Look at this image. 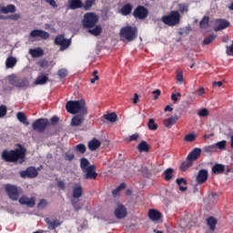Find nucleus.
<instances>
[{
  "mask_svg": "<svg viewBox=\"0 0 233 233\" xmlns=\"http://www.w3.org/2000/svg\"><path fill=\"white\" fill-rule=\"evenodd\" d=\"M99 21V16L94 13H86L84 15L83 19V26L84 28H87L88 33L91 34V35H99L101 34L103 28H101V25H97V22Z\"/></svg>",
  "mask_w": 233,
  "mask_h": 233,
  "instance_id": "f257e3e1",
  "label": "nucleus"
},
{
  "mask_svg": "<svg viewBox=\"0 0 233 233\" xmlns=\"http://www.w3.org/2000/svg\"><path fill=\"white\" fill-rule=\"evenodd\" d=\"M26 154V150L23 147L16 148L15 150H4L2 152V158L4 161H7V163H15V161H19V163H23L25 161V156Z\"/></svg>",
  "mask_w": 233,
  "mask_h": 233,
  "instance_id": "f03ea898",
  "label": "nucleus"
},
{
  "mask_svg": "<svg viewBox=\"0 0 233 233\" xmlns=\"http://www.w3.org/2000/svg\"><path fill=\"white\" fill-rule=\"evenodd\" d=\"M66 110L69 114H83V116H87L88 108L86 107V102L85 100H70L66 104Z\"/></svg>",
  "mask_w": 233,
  "mask_h": 233,
  "instance_id": "7ed1b4c3",
  "label": "nucleus"
},
{
  "mask_svg": "<svg viewBox=\"0 0 233 233\" xmlns=\"http://www.w3.org/2000/svg\"><path fill=\"white\" fill-rule=\"evenodd\" d=\"M181 21V15L177 11H171L167 15L162 17V23L167 26H176Z\"/></svg>",
  "mask_w": 233,
  "mask_h": 233,
  "instance_id": "20e7f679",
  "label": "nucleus"
},
{
  "mask_svg": "<svg viewBox=\"0 0 233 233\" xmlns=\"http://www.w3.org/2000/svg\"><path fill=\"white\" fill-rule=\"evenodd\" d=\"M121 39H126V41H134L137 37V28L127 25L120 29Z\"/></svg>",
  "mask_w": 233,
  "mask_h": 233,
  "instance_id": "39448f33",
  "label": "nucleus"
},
{
  "mask_svg": "<svg viewBox=\"0 0 233 233\" xmlns=\"http://www.w3.org/2000/svg\"><path fill=\"white\" fill-rule=\"evenodd\" d=\"M83 196V187L79 184H76L73 187V198L71 199V205L74 207L75 210H81V207L77 204L79 198Z\"/></svg>",
  "mask_w": 233,
  "mask_h": 233,
  "instance_id": "423d86ee",
  "label": "nucleus"
},
{
  "mask_svg": "<svg viewBox=\"0 0 233 233\" xmlns=\"http://www.w3.org/2000/svg\"><path fill=\"white\" fill-rule=\"evenodd\" d=\"M5 192L10 199H12L13 201H17V199H19V196L23 194V189L15 186L6 185Z\"/></svg>",
  "mask_w": 233,
  "mask_h": 233,
  "instance_id": "0eeeda50",
  "label": "nucleus"
},
{
  "mask_svg": "<svg viewBox=\"0 0 233 233\" xmlns=\"http://www.w3.org/2000/svg\"><path fill=\"white\" fill-rule=\"evenodd\" d=\"M48 125H49L48 119L39 118L33 123L32 127H33V130H36L37 132H45Z\"/></svg>",
  "mask_w": 233,
  "mask_h": 233,
  "instance_id": "6e6552de",
  "label": "nucleus"
},
{
  "mask_svg": "<svg viewBox=\"0 0 233 233\" xmlns=\"http://www.w3.org/2000/svg\"><path fill=\"white\" fill-rule=\"evenodd\" d=\"M71 43H72L71 40L66 39L65 35H57L55 38V44H56L58 46H60L61 51L66 50V48H68V46H70Z\"/></svg>",
  "mask_w": 233,
  "mask_h": 233,
  "instance_id": "1a4fd4ad",
  "label": "nucleus"
},
{
  "mask_svg": "<svg viewBox=\"0 0 233 233\" xmlns=\"http://www.w3.org/2000/svg\"><path fill=\"white\" fill-rule=\"evenodd\" d=\"M133 15L134 17H136V19H147V17L148 16V9H147V7L145 6L139 5L133 12Z\"/></svg>",
  "mask_w": 233,
  "mask_h": 233,
  "instance_id": "9d476101",
  "label": "nucleus"
},
{
  "mask_svg": "<svg viewBox=\"0 0 233 233\" xmlns=\"http://www.w3.org/2000/svg\"><path fill=\"white\" fill-rule=\"evenodd\" d=\"M20 205H25L26 207H29V208H32L35 207V198H28L26 196H22L19 198Z\"/></svg>",
  "mask_w": 233,
  "mask_h": 233,
  "instance_id": "9b49d317",
  "label": "nucleus"
},
{
  "mask_svg": "<svg viewBox=\"0 0 233 233\" xmlns=\"http://www.w3.org/2000/svg\"><path fill=\"white\" fill-rule=\"evenodd\" d=\"M208 179V170L200 169L197 175L196 181L198 185H203Z\"/></svg>",
  "mask_w": 233,
  "mask_h": 233,
  "instance_id": "f8f14e48",
  "label": "nucleus"
},
{
  "mask_svg": "<svg viewBox=\"0 0 233 233\" xmlns=\"http://www.w3.org/2000/svg\"><path fill=\"white\" fill-rule=\"evenodd\" d=\"M82 172L86 174V179H96V177H97V173H96V166L94 165L87 167V168Z\"/></svg>",
  "mask_w": 233,
  "mask_h": 233,
  "instance_id": "ddd939ff",
  "label": "nucleus"
},
{
  "mask_svg": "<svg viewBox=\"0 0 233 233\" xmlns=\"http://www.w3.org/2000/svg\"><path fill=\"white\" fill-rule=\"evenodd\" d=\"M37 174H38L37 169H35V167H30L27 168V170H24L20 172L21 177L34 178V177H37Z\"/></svg>",
  "mask_w": 233,
  "mask_h": 233,
  "instance_id": "4468645a",
  "label": "nucleus"
},
{
  "mask_svg": "<svg viewBox=\"0 0 233 233\" xmlns=\"http://www.w3.org/2000/svg\"><path fill=\"white\" fill-rule=\"evenodd\" d=\"M86 115L78 114L71 119V127H81L85 123V116Z\"/></svg>",
  "mask_w": 233,
  "mask_h": 233,
  "instance_id": "2eb2a0df",
  "label": "nucleus"
},
{
  "mask_svg": "<svg viewBox=\"0 0 233 233\" xmlns=\"http://www.w3.org/2000/svg\"><path fill=\"white\" fill-rule=\"evenodd\" d=\"M230 26V23L225 19H218L216 21L215 32H219L221 30H225V28H228Z\"/></svg>",
  "mask_w": 233,
  "mask_h": 233,
  "instance_id": "dca6fc26",
  "label": "nucleus"
},
{
  "mask_svg": "<svg viewBox=\"0 0 233 233\" xmlns=\"http://www.w3.org/2000/svg\"><path fill=\"white\" fill-rule=\"evenodd\" d=\"M30 35L31 37H40L41 39H48V37H50V34H48V32L39 29L31 31Z\"/></svg>",
  "mask_w": 233,
  "mask_h": 233,
  "instance_id": "f3484780",
  "label": "nucleus"
},
{
  "mask_svg": "<svg viewBox=\"0 0 233 233\" xmlns=\"http://www.w3.org/2000/svg\"><path fill=\"white\" fill-rule=\"evenodd\" d=\"M115 216L117 219H123L127 218V208L123 205H118L117 208L115 210Z\"/></svg>",
  "mask_w": 233,
  "mask_h": 233,
  "instance_id": "a211bd4d",
  "label": "nucleus"
},
{
  "mask_svg": "<svg viewBox=\"0 0 233 233\" xmlns=\"http://www.w3.org/2000/svg\"><path fill=\"white\" fill-rule=\"evenodd\" d=\"M201 156V148L196 147L194 148L187 156V161H196L198 157Z\"/></svg>",
  "mask_w": 233,
  "mask_h": 233,
  "instance_id": "6ab92c4d",
  "label": "nucleus"
},
{
  "mask_svg": "<svg viewBox=\"0 0 233 233\" xmlns=\"http://www.w3.org/2000/svg\"><path fill=\"white\" fill-rule=\"evenodd\" d=\"M178 119L179 117L177 116L167 118L164 120V127H166V128H172V127L177 123Z\"/></svg>",
  "mask_w": 233,
  "mask_h": 233,
  "instance_id": "aec40b11",
  "label": "nucleus"
},
{
  "mask_svg": "<svg viewBox=\"0 0 233 233\" xmlns=\"http://www.w3.org/2000/svg\"><path fill=\"white\" fill-rule=\"evenodd\" d=\"M148 217L151 219V221L157 222L161 219V212L156 209H150L148 212Z\"/></svg>",
  "mask_w": 233,
  "mask_h": 233,
  "instance_id": "412c9836",
  "label": "nucleus"
},
{
  "mask_svg": "<svg viewBox=\"0 0 233 233\" xmlns=\"http://www.w3.org/2000/svg\"><path fill=\"white\" fill-rule=\"evenodd\" d=\"M46 223L49 230H56V228H57V227L61 225V222H59V220L57 219L50 220V218H46Z\"/></svg>",
  "mask_w": 233,
  "mask_h": 233,
  "instance_id": "4be33fe9",
  "label": "nucleus"
},
{
  "mask_svg": "<svg viewBox=\"0 0 233 233\" xmlns=\"http://www.w3.org/2000/svg\"><path fill=\"white\" fill-rule=\"evenodd\" d=\"M87 147L89 150H91L92 152H95V150H97L101 147V141L94 138L88 142Z\"/></svg>",
  "mask_w": 233,
  "mask_h": 233,
  "instance_id": "5701e85b",
  "label": "nucleus"
},
{
  "mask_svg": "<svg viewBox=\"0 0 233 233\" xmlns=\"http://www.w3.org/2000/svg\"><path fill=\"white\" fill-rule=\"evenodd\" d=\"M17 65V58L14 56H8L5 60L6 68H14Z\"/></svg>",
  "mask_w": 233,
  "mask_h": 233,
  "instance_id": "b1692460",
  "label": "nucleus"
},
{
  "mask_svg": "<svg viewBox=\"0 0 233 233\" xmlns=\"http://www.w3.org/2000/svg\"><path fill=\"white\" fill-rule=\"evenodd\" d=\"M69 5L71 10L83 8V2L81 0H69Z\"/></svg>",
  "mask_w": 233,
  "mask_h": 233,
  "instance_id": "393cba45",
  "label": "nucleus"
},
{
  "mask_svg": "<svg viewBox=\"0 0 233 233\" xmlns=\"http://www.w3.org/2000/svg\"><path fill=\"white\" fill-rule=\"evenodd\" d=\"M0 12L2 14H14L15 12V5H8L7 6H2Z\"/></svg>",
  "mask_w": 233,
  "mask_h": 233,
  "instance_id": "a878e982",
  "label": "nucleus"
},
{
  "mask_svg": "<svg viewBox=\"0 0 233 233\" xmlns=\"http://www.w3.org/2000/svg\"><path fill=\"white\" fill-rule=\"evenodd\" d=\"M48 83V76L40 75L36 77L35 85H46Z\"/></svg>",
  "mask_w": 233,
  "mask_h": 233,
  "instance_id": "bb28decb",
  "label": "nucleus"
},
{
  "mask_svg": "<svg viewBox=\"0 0 233 233\" xmlns=\"http://www.w3.org/2000/svg\"><path fill=\"white\" fill-rule=\"evenodd\" d=\"M30 86V82H28L27 78L19 79L16 83V88H28Z\"/></svg>",
  "mask_w": 233,
  "mask_h": 233,
  "instance_id": "cd10ccee",
  "label": "nucleus"
},
{
  "mask_svg": "<svg viewBox=\"0 0 233 233\" xmlns=\"http://www.w3.org/2000/svg\"><path fill=\"white\" fill-rule=\"evenodd\" d=\"M6 81H8L9 85H12V86H17V82L19 81V78L14 74L9 75L5 77Z\"/></svg>",
  "mask_w": 233,
  "mask_h": 233,
  "instance_id": "c85d7f7f",
  "label": "nucleus"
},
{
  "mask_svg": "<svg viewBox=\"0 0 233 233\" xmlns=\"http://www.w3.org/2000/svg\"><path fill=\"white\" fill-rule=\"evenodd\" d=\"M16 117L20 123H23V125H25L26 127L27 125H30V123L28 122V118H26V116H25V113L18 112L16 114Z\"/></svg>",
  "mask_w": 233,
  "mask_h": 233,
  "instance_id": "c756f323",
  "label": "nucleus"
},
{
  "mask_svg": "<svg viewBox=\"0 0 233 233\" xmlns=\"http://www.w3.org/2000/svg\"><path fill=\"white\" fill-rule=\"evenodd\" d=\"M29 54L32 56V57H41L43 56L44 51L42 48H35V49H30Z\"/></svg>",
  "mask_w": 233,
  "mask_h": 233,
  "instance_id": "7c9ffc66",
  "label": "nucleus"
},
{
  "mask_svg": "<svg viewBox=\"0 0 233 233\" xmlns=\"http://www.w3.org/2000/svg\"><path fill=\"white\" fill-rule=\"evenodd\" d=\"M120 14H122V15H129V14H132V5L126 4L120 10Z\"/></svg>",
  "mask_w": 233,
  "mask_h": 233,
  "instance_id": "2f4dec72",
  "label": "nucleus"
},
{
  "mask_svg": "<svg viewBox=\"0 0 233 233\" xmlns=\"http://www.w3.org/2000/svg\"><path fill=\"white\" fill-rule=\"evenodd\" d=\"M217 224L218 220H216L214 217H209L207 218V225L209 227L210 230H216Z\"/></svg>",
  "mask_w": 233,
  "mask_h": 233,
  "instance_id": "473e14b6",
  "label": "nucleus"
},
{
  "mask_svg": "<svg viewBox=\"0 0 233 233\" xmlns=\"http://www.w3.org/2000/svg\"><path fill=\"white\" fill-rule=\"evenodd\" d=\"M177 185H178L181 192H185V190H187V180L185 178H177Z\"/></svg>",
  "mask_w": 233,
  "mask_h": 233,
  "instance_id": "72a5a7b5",
  "label": "nucleus"
},
{
  "mask_svg": "<svg viewBox=\"0 0 233 233\" xmlns=\"http://www.w3.org/2000/svg\"><path fill=\"white\" fill-rule=\"evenodd\" d=\"M104 117L106 121H109V123H116V121H117V114L116 113H108L105 115Z\"/></svg>",
  "mask_w": 233,
  "mask_h": 233,
  "instance_id": "f704fd0d",
  "label": "nucleus"
},
{
  "mask_svg": "<svg viewBox=\"0 0 233 233\" xmlns=\"http://www.w3.org/2000/svg\"><path fill=\"white\" fill-rule=\"evenodd\" d=\"M225 171V166L221 164H217L212 167L213 174H221Z\"/></svg>",
  "mask_w": 233,
  "mask_h": 233,
  "instance_id": "c9c22d12",
  "label": "nucleus"
},
{
  "mask_svg": "<svg viewBox=\"0 0 233 233\" xmlns=\"http://www.w3.org/2000/svg\"><path fill=\"white\" fill-rule=\"evenodd\" d=\"M137 150L139 152H148V144H147V141H141L137 146Z\"/></svg>",
  "mask_w": 233,
  "mask_h": 233,
  "instance_id": "e433bc0d",
  "label": "nucleus"
},
{
  "mask_svg": "<svg viewBox=\"0 0 233 233\" xmlns=\"http://www.w3.org/2000/svg\"><path fill=\"white\" fill-rule=\"evenodd\" d=\"M177 10L179 14H187L188 12V5L187 4H178Z\"/></svg>",
  "mask_w": 233,
  "mask_h": 233,
  "instance_id": "4c0bfd02",
  "label": "nucleus"
},
{
  "mask_svg": "<svg viewBox=\"0 0 233 233\" xmlns=\"http://www.w3.org/2000/svg\"><path fill=\"white\" fill-rule=\"evenodd\" d=\"M96 5V0H86L83 5L84 10H90Z\"/></svg>",
  "mask_w": 233,
  "mask_h": 233,
  "instance_id": "58836bf2",
  "label": "nucleus"
},
{
  "mask_svg": "<svg viewBox=\"0 0 233 233\" xmlns=\"http://www.w3.org/2000/svg\"><path fill=\"white\" fill-rule=\"evenodd\" d=\"M88 165H90V161H88V159L86 158L80 159V168L82 169V171L86 170V168L90 167Z\"/></svg>",
  "mask_w": 233,
  "mask_h": 233,
  "instance_id": "ea45409f",
  "label": "nucleus"
},
{
  "mask_svg": "<svg viewBox=\"0 0 233 233\" xmlns=\"http://www.w3.org/2000/svg\"><path fill=\"white\" fill-rule=\"evenodd\" d=\"M165 174V179L166 181H170L172 179L173 174H174V169L172 168H167L164 172Z\"/></svg>",
  "mask_w": 233,
  "mask_h": 233,
  "instance_id": "a19ab883",
  "label": "nucleus"
},
{
  "mask_svg": "<svg viewBox=\"0 0 233 233\" xmlns=\"http://www.w3.org/2000/svg\"><path fill=\"white\" fill-rule=\"evenodd\" d=\"M215 145V148L218 151V148H219V150H225V148L227 147V141L226 140H222L220 142H218Z\"/></svg>",
  "mask_w": 233,
  "mask_h": 233,
  "instance_id": "79ce46f5",
  "label": "nucleus"
},
{
  "mask_svg": "<svg viewBox=\"0 0 233 233\" xmlns=\"http://www.w3.org/2000/svg\"><path fill=\"white\" fill-rule=\"evenodd\" d=\"M208 21H209L208 16H204V17L202 18V20L200 21V24H199L200 28H203V29L208 28V26H209Z\"/></svg>",
  "mask_w": 233,
  "mask_h": 233,
  "instance_id": "37998d69",
  "label": "nucleus"
},
{
  "mask_svg": "<svg viewBox=\"0 0 233 233\" xmlns=\"http://www.w3.org/2000/svg\"><path fill=\"white\" fill-rule=\"evenodd\" d=\"M190 167H192V161L187 160V162H184L181 164L180 170L185 172L186 170H188V168H190Z\"/></svg>",
  "mask_w": 233,
  "mask_h": 233,
  "instance_id": "c03bdc74",
  "label": "nucleus"
},
{
  "mask_svg": "<svg viewBox=\"0 0 233 233\" xmlns=\"http://www.w3.org/2000/svg\"><path fill=\"white\" fill-rule=\"evenodd\" d=\"M204 152H207L208 154H214V152H218V150L216 149L215 144H213L204 147Z\"/></svg>",
  "mask_w": 233,
  "mask_h": 233,
  "instance_id": "a18cd8bd",
  "label": "nucleus"
},
{
  "mask_svg": "<svg viewBox=\"0 0 233 233\" xmlns=\"http://www.w3.org/2000/svg\"><path fill=\"white\" fill-rule=\"evenodd\" d=\"M147 127H148L149 130H157V125L154 121V118L149 119V121L147 123Z\"/></svg>",
  "mask_w": 233,
  "mask_h": 233,
  "instance_id": "49530a36",
  "label": "nucleus"
},
{
  "mask_svg": "<svg viewBox=\"0 0 233 233\" xmlns=\"http://www.w3.org/2000/svg\"><path fill=\"white\" fill-rule=\"evenodd\" d=\"M76 150L80 154H85L86 152V146H85L84 144H78L76 147Z\"/></svg>",
  "mask_w": 233,
  "mask_h": 233,
  "instance_id": "de8ad7c7",
  "label": "nucleus"
},
{
  "mask_svg": "<svg viewBox=\"0 0 233 233\" xmlns=\"http://www.w3.org/2000/svg\"><path fill=\"white\" fill-rule=\"evenodd\" d=\"M125 187H127L125 183L120 184L115 190H113L112 192L113 196H117L119 192H121V190L125 188Z\"/></svg>",
  "mask_w": 233,
  "mask_h": 233,
  "instance_id": "09e8293b",
  "label": "nucleus"
},
{
  "mask_svg": "<svg viewBox=\"0 0 233 233\" xmlns=\"http://www.w3.org/2000/svg\"><path fill=\"white\" fill-rule=\"evenodd\" d=\"M216 39V35H211L204 39L203 45H210Z\"/></svg>",
  "mask_w": 233,
  "mask_h": 233,
  "instance_id": "8fccbe9b",
  "label": "nucleus"
},
{
  "mask_svg": "<svg viewBox=\"0 0 233 233\" xmlns=\"http://www.w3.org/2000/svg\"><path fill=\"white\" fill-rule=\"evenodd\" d=\"M57 74H58V76L61 79H63V78L66 77V76H68V70L62 68V69L58 70Z\"/></svg>",
  "mask_w": 233,
  "mask_h": 233,
  "instance_id": "3c124183",
  "label": "nucleus"
},
{
  "mask_svg": "<svg viewBox=\"0 0 233 233\" xmlns=\"http://www.w3.org/2000/svg\"><path fill=\"white\" fill-rule=\"evenodd\" d=\"M180 227L181 228H190V227H192V224H188V221H187V219L182 218L180 220Z\"/></svg>",
  "mask_w": 233,
  "mask_h": 233,
  "instance_id": "603ef678",
  "label": "nucleus"
},
{
  "mask_svg": "<svg viewBox=\"0 0 233 233\" xmlns=\"http://www.w3.org/2000/svg\"><path fill=\"white\" fill-rule=\"evenodd\" d=\"M185 141H187V143H192L193 141H196V135H194V134H187L185 137Z\"/></svg>",
  "mask_w": 233,
  "mask_h": 233,
  "instance_id": "864d4df0",
  "label": "nucleus"
},
{
  "mask_svg": "<svg viewBox=\"0 0 233 233\" xmlns=\"http://www.w3.org/2000/svg\"><path fill=\"white\" fill-rule=\"evenodd\" d=\"M199 117H207L208 116V109L203 108L200 111H198Z\"/></svg>",
  "mask_w": 233,
  "mask_h": 233,
  "instance_id": "5fc2aeb1",
  "label": "nucleus"
},
{
  "mask_svg": "<svg viewBox=\"0 0 233 233\" xmlns=\"http://www.w3.org/2000/svg\"><path fill=\"white\" fill-rule=\"evenodd\" d=\"M46 207H48V202L46 199H41L38 203V208H46Z\"/></svg>",
  "mask_w": 233,
  "mask_h": 233,
  "instance_id": "6e6d98bb",
  "label": "nucleus"
},
{
  "mask_svg": "<svg viewBox=\"0 0 233 233\" xmlns=\"http://www.w3.org/2000/svg\"><path fill=\"white\" fill-rule=\"evenodd\" d=\"M6 106H0V117H5L6 116Z\"/></svg>",
  "mask_w": 233,
  "mask_h": 233,
  "instance_id": "4d7b16f0",
  "label": "nucleus"
},
{
  "mask_svg": "<svg viewBox=\"0 0 233 233\" xmlns=\"http://www.w3.org/2000/svg\"><path fill=\"white\" fill-rule=\"evenodd\" d=\"M179 97H181V93H177V94H172L171 95V99L172 101H174L175 103L179 101Z\"/></svg>",
  "mask_w": 233,
  "mask_h": 233,
  "instance_id": "13d9d810",
  "label": "nucleus"
},
{
  "mask_svg": "<svg viewBox=\"0 0 233 233\" xmlns=\"http://www.w3.org/2000/svg\"><path fill=\"white\" fill-rule=\"evenodd\" d=\"M204 94H205V87H199L196 91V96H198V97H201V96H203Z\"/></svg>",
  "mask_w": 233,
  "mask_h": 233,
  "instance_id": "bf43d9fd",
  "label": "nucleus"
},
{
  "mask_svg": "<svg viewBox=\"0 0 233 233\" xmlns=\"http://www.w3.org/2000/svg\"><path fill=\"white\" fill-rule=\"evenodd\" d=\"M177 81H178V83H183V72L179 71L177 73Z\"/></svg>",
  "mask_w": 233,
  "mask_h": 233,
  "instance_id": "052dcab7",
  "label": "nucleus"
},
{
  "mask_svg": "<svg viewBox=\"0 0 233 233\" xmlns=\"http://www.w3.org/2000/svg\"><path fill=\"white\" fill-rule=\"evenodd\" d=\"M226 52L228 56H233V41L231 46H227Z\"/></svg>",
  "mask_w": 233,
  "mask_h": 233,
  "instance_id": "680f3d73",
  "label": "nucleus"
},
{
  "mask_svg": "<svg viewBox=\"0 0 233 233\" xmlns=\"http://www.w3.org/2000/svg\"><path fill=\"white\" fill-rule=\"evenodd\" d=\"M46 3H48L50 6H53V8H57V4L56 3V0H46Z\"/></svg>",
  "mask_w": 233,
  "mask_h": 233,
  "instance_id": "e2e57ef3",
  "label": "nucleus"
},
{
  "mask_svg": "<svg viewBox=\"0 0 233 233\" xmlns=\"http://www.w3.org/2000/svg\"><path fill=\"white\" fill-rule=\"evenodd\" d=\"M65 157H66V161H72L74 159L75 156L72 153H67V154H66Z\"/></svg>",
  "mask_w": 233,
  "mask_h": 233,
  "instance_id": "0e129e2a",
  "label": "nucleus"
},
{
  "mask_svg": "<svg viewBox=\"0 0 233 233\" xmlns=\"http://www.w3.org/2000/svg\"><path fill=\"white\" fill-rule=\"evenodd\" d=\"M139 139V135L134 134L129 137V141H137Z\"/></svg>",
  "mask_w": 233,
  "mask_h": 233,
  "instance_id": "69168bd1",
  "label": "nucleus"
},
{
  "mask_svg": "<svg viewBox=\"0 0 233 233\" xmlns=\"http://www.w3.org/2000/svg\"><path fill=\"white\" fill-rule=\"evenodd\" d=\"M57 187H59L61 190H65V181L63 180L57 181Z\"/></svg>",
  "mask_w": 233,
  "mask_h": 233,
  "instance_id": "338daca9",
  "label": "nucleus"
},
{
  "mask_svg": "<svg viewBox=\"0 0 233 233\" xmlns=\"http://www.w3.org/2000/svg\"><path fill=\"white\" fill-rule=\"evenodd\" d=\"M153 94L155 95V99H157L159 97V96H161V90L159 89H156L155 91H153Z\"/></svg>",
  "mask_w": 233,
  "mask_h": 233,
  "instance_id": "774afa93",
  "label": "nucleus"
}]
</instances>
